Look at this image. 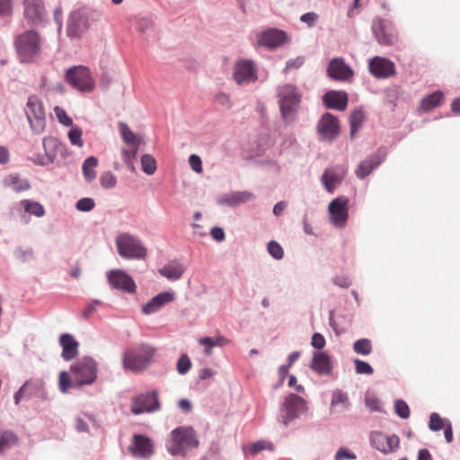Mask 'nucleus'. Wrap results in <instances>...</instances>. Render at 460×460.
I'll list each match as a JSON object with an SVG mask.
<instances>
[{"mask_svg":"<svg viewBox=\"0 0 460 460\" xmlns=\"http://www.w3.org/2000/svg\"><path fill=\"white\" fill-rule=\"evenodd\" d=\"M71 376L62 371L58 376L59 389L67 393L71 387L90 385L97 379L98 364L91 357H83L70 367Z\"/></svg>","mask_w":460,"mask_h":460,"instance_id":"obj_1","label":"nucleus"},{"mask_svg":"<svg viewBox=\"0 0 460 460\" xmlns=\"http://www.w3.org/2000/svg\"><path fill=\"white\" fill-rule=\"evenodd\" d=\"M277 92L283 119L286 123L294 122L302 100L301 93L290 84L279 86Z\"/></svg>","mask_w":460,"mask_h":460,"instance_id":"obj_2","label":"nucleus"},{"mask_svg":"<svg viewBox=\"0 0 460 460\" xmlns=\"http://www.w3.org/2000/svg\"><path fill=\"white\" fill-rule=\"evenodd\" d=\"M155 349L147 344L135 346L123 354L122 365L125 370L141 372L151 363Z\"/></svg>","mask_w":460,"mask_h":460,"instance_id":"obj_3","label":"nucleus"},{"mask_svg":"<svg viewBox=\"0 0 460 460\" xmlns=\"http://www.w3.org/2000/svg\"><path fill=\"white\" fill-rule=\"evenodd\" d=\"M198 446L195 430L191 427H179L171 432L167 449L172 456H185L189 449Z\"/></svg>","mask_w":460,"mask_h":460,"instance_id":"obj_4","label":"nucleus"},{"mask_svg":"<svg viewBox=\"0 0 460 460\" xmlns=\"http://www.w3.org/2000/svg\"><path fill=\"white\" fill-rule=\"evenodd\" d=\"M15 48L22 62H31L40 54V39L33 31H25L16 38Z\"/></svg>","mask_w":460,"mask_h":460,"instance_id":"obj_5","label":"nucleus"},{"mask_svg":"<svg viewBox=\"0 0 460 460\" xmlns=\"http://www.w3.org/2000/svg\"><path fill=\"white\" fill-rule=\"evenodd\" d=\"M116 245L119 254L126 259L144 260L147 255L146 248L141 241L129 234H119Z\"/></svg>","mask_w":460,"mask_h":460,"instance_id":"obj_6","label":"nucleus"},{"mask_svg":"<svg viewBox=\"0 0 460 460\" xmlns=\"http://www.w3.org/2000/svg\"><path fill=\"white\" fill-rule=\"evenodd\" d=\"M25 114L29 120L31 129L40 134L46 128V115L41 100L36 96L31 95L28 98L25 107Z\"/></svg>","mask_w":460,"mask_h":460,"instance_id":"obj_7","label":"nucleus"},{"mask_svg":"<svg viewBox=\"0 0 460 460\" xmlns=\"http://www.w3.org/2000/svg\"><path fill=\"white\" fill-rule=\"evenodd\" d=\"M66 82L80 92H92L95 82L88 67L84 66H74L66 74Z\"/></svg>","mask_w":460,"mask_h":460,"instance_id":"obj_8","label":"nucleus"},{"mask_svg":"<svg viewBox=\"0 0 460 460\" xmlns=\"http://www.w3.org/2000/svg\"><path fill=\"white\" fill-rule=\"evenodd\" d=\"M306 410V402L302 397L290 394L285 398L279 420L287 426Z\"/></svg>","mask_w":460,"mask_h":460,"instance_id":"obj_9","label":"nucleus"},{"mask_svg":"<svg viewBox=\"0 0 460 460\" xmlns=\"http://www.w3.org/2000/svg\"><path fill=\"white\" fill-rule=\"evenodd\" d=\"M233 79L239 85L255 83L258 80V69L254 61L241 58L233 66Z\"/></svg>","mask_w":460,"mask_h":460,"instance_id":"obj_10","label":"nucleus"},{"mask_svg":"<svg viewBox=\"0 0 460 460\" xmlns=\"http://www.w3.org/2000/svg\"><path fill=\"white\" fill-rule=\"evenodd\" d=\"M160 408L158 393L152 391L135 396L132 399L130 411L133 414L138 415L145 412H154L159 411Z\"/></svg>","mask_w":460,"mask_h":460,"instance_id":"obj_11","label":"nucleus"},{"mask_svg":"<svg viewBox=\"0 0 460 460\" xmlns=\"http://www.w3.org/2000/svg\"><path fill=\"white\" fill-rule=\"evenodd\" d=\"M331 223L342 228L346 226L349 218V199L346 197H338L330 202L328 206Z\"/></svg>","mask_w":460,"mask_h":460,"instance_id":"obj_12","label":"nucleus"},{"mask_svg":"<svg viewBox=\"0 0 460 460\" xmlns=\"http://www.w3.org/2000/svg\"><path fill=\"white\" fill-rule=\"evenodd\" d=\"M327 75L335 81L349 82L354 76V72L343 58H335L328 65Z\"/></svg>","mask_w":460,"mask_h":460,"instance_id":"obj_13","label":"nucleus"},{"mask_svg":"<svg viewBox=\"0 0 460 460\" xmlns=\"http://www.w3.org/2000/svg\"><path fill=\"white\" fill-rule=\"evenodd\" d=\"M317 131L323 139L332 141L340 133L339 120L334 115L324 113L317 124Z\"/></svg>","mask_w":460,"mask_h":460,"instance_id":"obj_14","label":"nucleus"},{"mask_svg":"<svg viewBox=\"0 0 460 460\" xmlns=\"http://www.w3.org/2000/svg\"><path fill=\"white\" fill-rule=\"evenodd\" d=\"M288 40L285 31L279 29H269L257 36L258 44L266 48H277Z\"/></svg>","mask_w":460,"mask_h":460,"instance_id":"obj_15","label":"nucleus"},{"mask_svg":"<svg viewBox=\"0 0 460 460\" xmlns=\"http://www.w3.org/2000/svg\"><path fill=\"white\" fill-rule=\"evenodd\" d=\"M88 22L84 12H73L68 19L66 33L68 37L79 38L87 29Z\"/></svg>","mask_w":460,"mask_h":460,"instance_id":"obj_16","label":"nucleus"},{"mask_svg":"<svg viewBox=\"0 0 460 460\" xmlns=\"http://www.w3.org/2000/svg\"><path fill=\"white\" fill-rule=\"evenodd\" d=\"M43 147L45 151L44 157L40 161H37L41 166L53 163L57 155L65 149L62 143L53 137H44Z\"/></svg>","mask_w":460,"mask_h":460,"instance_id":"obj_17","label":"nucleus"},{"mask_svg":"<svg viewBox=\"0 0 460 460\" xmlns=\"http://www.w3.org/2000/svg\"><path fill=\"white\" fill-rule=\"evenodd\" d=\"M110 284L117 289H121L129 293L135 292L136 284L134 280L120 270H114L109 273Z\"/></svg>","mask_w":460,"mask_h":460,"instance_id":"obj_18","label":"nucleus"},{"mask_svg":"<svg viewBox=\"0 0 460 460\" xmlns=\"http://www.w3.org/2000/svg\"><path fill=\"white\" fill-rule=\"evenodd\" d=\"M376 39L380 44L393 45L397 42L398 34L389 20H381L378 30L376 31Z\"/></svg>","mask_w":460,"mask_h":460,"instance_id":"obj_19","label":"nucleus"},{"mask_svg":"<svg viewBox=\"0 0 460 460\" xmlns=\"http://www.w3.org/2000/svg\"><path fill=\"white\" fill-rule=\"evenodd\" d=\"M349 97L343 91H329L323 97V102L328 109L344 111L348 106Z\"/></svg>","mask_w":460,"mask_h":460,"instance_id":"obj_20","label":"nucleus"},{"mask_svg":"<svg viewBox=\"0 0 460 460\" xmlns=\"http://www.w3.org/2000/svg\"><path fill=\"white\" fill-rule=\"evenodd\" d=\"M59 344L62 347V358L65 360H71L78 355L79 342L71 334L60 335Z\"/></svg>","mask_w":460,"mask_h":460,"instance_id":"obj_21","label":"nucleus"},{"mask_svg":"<svg viewBox=\"0 0 460 460\" xmlns=\"http://www.w3.org/2000/svg\"><path fill=\"white\" fill-rule=\"evenodd\" d=\"M24 13L34 23L41 22L45 15L43 2L41 0H25Z\"/></svg>","mask_w":460,"mask_h":460,"instance_id":"obj_22","label":"nucleus"},{"mask_svg":"<svg viewBox=\"0 0 460 460\" xmlns=\"http://www.w3.org/2000/svg\"><path fill=\"white\" fill-rule=\"evenodd\" d=\"M310 367L319 375H328L332 371L331 358L326 352H314Z\"/></svg>","mask_w":460,"mask_h":460,"instance_id":"obj_23","label":"nucleus"},{"mask_svg":"<svg viewBox=\"0 0 460 460\" xmlns=\"http://www.w3.org/2000/svg\"><path fill=\"white\" fill-rule=\"evenodd\" d=\"M134 455L147 458L154 453L153 443L151 439L143 435H135L133 438V449Z\"/></svg>","mask_w":460,"mask_h":460,"instance_id":"obj_24","label":"nucleus"},{"mask_svg":"<svg viewBox=\"0 0 460 460\" xmlns=\"http://www.w3.org/2000/svg\"><path fill=\"white\" fill-rule=\"evenodd\" d=\"M344 176L345 171L342 168H331L324 172L322 181L326 190L329 192H332L333 190L342 181Z\"/></svg>","mask_w":460,"mask_h":460,"instance_id":"obj_25","label":"nucleus"},{"mask_svg":"<svg viewBox=\"0 0 460 460\" xmlns=\"http://www.w3.org/2000/svg\"><path fill=\"white\" fill-rule=\"evenodd\" d=\"M173 299L174 295L171 292L160 293L143 306L142 312L146 314H153Z\"/></svg>","mask_w":460,"mask_h":460,"instance_id":"obj_26","label":"nucleus"},{"mask_svg":"<svg viewBox=\"0 0 460 460\" xmlns=\"http://www.w3.org/2000/svg\"><path fill=\"white\" fill-rule=\"evenodd\" d=\"M376 448L381 452L387 454L394 452L400 445V438L396 435L385 436L377 434L376 436Z\"/></svg>","mask_w":460,"mask_h":460,"instance_id":"obj_27","label":"nucleus"},{"mask_svg":"<svg viewBox=\"0 0 460 460\" xmlns=\"http://www.w3.org/2000/svg\"><path fill=\"white\" fill-rule=\"evenodd\" d=\"M396 73L393 61L380 57H376V78H387Z\"/></svg>","mask_w":460,"mask_h":460,"instance_id":"obj_28","label":"nucleus"},{"mask_svg":"<svg viewBox=\"0 0 460 460\" xmlns=\"http://www.w3.org/2000/svg\"><path fill=\"white\" fill-rule=\"evenodd\" d=\"M253 198V194L250 191H234L223 196L220 199V203L228 206H237L244 203Z\"/></svg>","mask_w":460,"mask_h":460,"instance_id":"obj_29","label":"nucleus"},{"mask_svg":"<svg viewBox=\"0 0 460 460\" xmlns=\"http://www.w3.org/2000/svg\"><path fill=\"white\" fill-rule=\"evenodd\" d=\"M158 271L169 280H177L183 275L185 267L179 262L172 261L164 266Z\"/></svg>","mask_w":460,"mask_h":460,"instance_id":"obj_30","label":"nucleus"},{"mask_svg":"<svg viewBox=\"0 0 460 460\" xmlns=\"http://www.w3.org/2000/svg\"><path fill=\"white\" fill-rule=\"evenodd\" d=\"M3 185L4 187H12L16 192L26 191L31 188L29 181L21 178L18 174H10L4 177Z\"/></svg>","mask_w":460,"mask_h":460,"instance_id":"obj_31","label":"nucleus"},{"mask_svg":"<svg viewBox=\"0 0 460 460\" xmlns=\"http://www.w3.org/2000/svg\"><path fill=\"white\" fill-rule=\"evenodd\" d=\"M349 407V396L346 393L336 390L332 393L331 410L332 411H343L348 410Z\"/></svg>","mask_w":460,"mask_h":460,"instance_id":"obj_32","label":"nucleus"},{"mask_svg":"<svg viewBox=\"0 0 460 460\" xmlns=\"http://www.w3.org/2000/svg\"><path fill=\"white\" fill-rule=\"evenodd\" d=\"M442 102L443 93L440 91H436L422 99L420 108L423 111H429L439 106Z\"/></svg>","mask_w":460,"mask_h":460,"instance_id":"obj_33","label":"nucleus"},{"mask_svg":"<svg viewBox=\"0 0 460 460\" xmlns=\"http://www.w3.org/2000/svg\"><path fill=\"white\" fill-rule=\"evenodd\" d=\"M230 341L224 336L217 337H204L199 340V343L206 347L205 353L207 355L211 354V348L213 347H223L229 344Z\"/></svg>","mask_w":460,"mask_h":460,"instance_id":"obj_34","label":"nucleus"},{"mask_svg":"<svg viewBox=\"0 0 460 460\" xmlns=\"http://www.w3.org/2000/svg\"><path fill=\"white\" fill-rule=\"evenodd\" d=\"M98 165V159L94 156H89L83 164V172L85 179L92 181L96 177L95 168Z\"/></svg>","mask_w":460,"mask_h":460,"instance_id":"obj_35","label":"nucleus"},{"mask_svg":"<svg viewBox=\"0 0 460 460\" xmlns=\"http://www.w3.org/2000/svg\"><path fill=\"white\" fill-rule=\"evenodd\" d=\"M21 205L23 207L24 211L35 217H40L44 216L45 209L41 204L36 201L23 199L21 201Z\"/></svg>","mask_w":460,"mask_h":460,"instance_id":"obj_36","label":"nucleus"},{"mask_svg":"<svg viewBox=\"0 0 460 460\" xmlns=\"http://www.w3.org/2000/svg\"><path fill=\"white\" fill-rule=\"evenodd\" d=\"M365 114L362 110H355L349 116L350 137H353L364 121Z\"/></svg>","mask_w":460,"mask_h":460,"instance_id":"obj_37","label":"nucleus"},{"mask_svg":"<svg viewBox=\"0 0 460 460\" xmlns=\"http://www.w3.org/2000/svg\"><path fill=\"white\" fill-rule=\"evenodd\" d=\"M18 438L12 431H4L0 436V453L17 444Z\"/></svg>","mask_w":460,"mask_h":460,"instance_id":"obj_38","label":"nucleus"},{"mask_svg":"<svg viewBox=\"0 0 460 460\" xmlns=\"http://www.w3.org/2000/svg\"><path fill=\"white\" fill-rule=\"evenodd\" d=\"M141 166L144 172L152 175L156 171V161L151 155H144L141 157Z\"/></svg>","mask_w":460,"mask_h":460,"instance_id":"obj_39","label":"nucleus"},{"mask_svg":"<svg viewBox=\"0 0 460 460\" xmlns=\"http://www.w3.org/2000/svg\"><path fill=\"white\" fill-rule=\"evenodd\" d=\"M447 419H443L437 412H433L429 416V428L433 431L442 429L448 422Z\"/></svg>","mask_w":460,"mask_h":460,"instance_id":"obj_40","label":"nucleus"},{"mask_svg":"<svg viewBox=\"0 0 460 460\" xmlns=\"http://www.w3.org/2000/svg\"><path fill=\"white\" fill-rule=\"evenodd\" d=\"M119 131L124 142L130 146H137V138L135 134L125 123H119Z\"/></svg>","mask_w":460,"mask_h":460,"instance_id":"obj_41","label":"nucleus"},{"mask_svg":"<svg viewBox=\"0 0 460 460\" xmlns=\"http://www.w3.org/2000/svg\"><path fill=\"white\" fill-rule=\"evenodd\" d=\"M374 168V160L368 158L361 162L356 171V174L358 178H364L369 175Z\"/></svg>","mask_w":460,"mask_h":460,"instance_id":"obj_42","label":"nucleus"},{"mask_svg":"<svg viewBox=\"0 0 460 460\" xmlns=\"http://www.w3.org/2000/svg\"><path fill=\"white\" fill-rule=\"evenodd\" d=\"M353 349L358 354L368 355L372 350L371 341L367 339L358 340L355 341Z\"/></svg>","mask_w":460,"mask_h":460,"instance_id":"obj_43","label":"nucleus"},{"mask_svg":"<svg viewBox=\"0 0 460 460\" xmlns=\"http://www.w3.org/2000/svg\"><path fill=\"white\" fill-rule=\"evenodd\" d=\"M68 138L73 146H76L78 147H82L84 146V141L82 139L83 130L78 127H74L68 131Z\"/></svg>","mask_w":460,"mask_h":460,"instance_id":"obj_44","label":"nucleus"},{"mask_svg":"<svg viewBox=\"0 0 460 460\" xmlns=\"http://www.w3.org/2000/svg\"><path fill=\"white\" fill-rule=\"evenodd\" d=\"M100 183H101V186L104 189H111L116 186L117 178L111 172H106L101 175Z\"/></svg>","mask_w":460,"mask_h":460,"instance_id":"obj_45","label":"nucleus"},{"mask_svg":"<svg viewBox=\"0 0 460 460\" xmlns=\"http://www.w3.org/2000/svg\"><path fill=\"white\" fill-rule=\"evenodd\" d=\"M396 414L402 419H408L410 417V408L403 400H396L394 402Z\"/></svg>","mask_w":460,"mask_h":460,"instance_id":"obj_46","label":"nucleus"},{"mask_svg":"<svg viewBox=\"0 0 460 460\" xmlns=\"http://www.w3.org/2000/svg\"><path fill=\"white\" fill-rule=\"evenodd\" d=\"M191 367V361L190 358L184 354L180 357L177 362V371L180 375H185Z\"/></svg>","mask_w":460,"mask_h":460,"instance_id":"obj_47","label":"nucleus"},{"mask_svg":"<svg viewBox=\"0 0 460 460\" xmlns=\"http://www.w3.org/2000/svg\"><path fill=\"white\" fill-rule=\"evenodd\" d=\"M56 117L59 123L70 127L73 125V119L67 115L66 111L61 107L56 106L54 109Z\"/></svg>","mask_w":460,"mask_h":460,"instance_id":"obj_48","label":"nucleus"},{"mask_svg":"<svg viewBox=\"0 0 460 460\" xmlns=\"http://www.w3.org/2000/svg\"><path fill=\"white\" fill-rule=\"evenodd\" d=\"M268 252L276 260H280L284 256L282 247L276 241H270L268 243Z\"/></svg>","mask_w":460,"mask_h":460,"instance_id":"obj_49","label":"nucleus"},{"mask_svg":"<svg viewBox=\"0 0 460 460\" xmlns=\"http://www.w3.org/2000/svg\"><path fill=\"white\" fill-rule=\"evenodd\" d=\"M132 146L131 149H123L121 152L123 161L128 167L133 166V160L136 158L137 152V145Z\"/></svg>","mask_w":460,"mask_h":460,"instance_id":"obj_50","label":"nucleus"},{"mask_svg":"<svg viewBox=\"0 0 460 460\" xmlns=\"http://www.w3.org/2000/svg\"><path fill=\"white\" fill-rule=\"evenodd\" d=\"M95 206V202L91 198H83L76 202V208L80 211H91Z\"/></svg>","mask_w":460,"mask_h":460,"instance_id":"obj_51","label":"nucleus"},{"mask_svg":"<svg viewBox=\"0 0 460 460\" xmlns=\"http://www.w3.org/2000/svg\"><path fill=\"white\" fill-rule=\"evenodd\" d=\"M319 20V15L316 13L309 12L300 16V21L306 23L309 27H314Z\"/></svg>","mask_w":460,"mask_h":460,"instance_id":"obj_52","label":"nucleus"},{"mask_svg":"<svg viewBox=\"0 0 460 460\" xmlns=\"http://www.w3.org/2000/svg\"><path fill=\"white\" fill-rule=\"evenodd\" d=\"M354 363H355L356 372L358 374H367V375L372 374L373 368L368 363L362 361L360 359H356L354 361Z\"/></svg>","mask_w":460,"mask_h":460,"instance_id":"obj_53","label":"nucleus"},{"mask_svg":"<svg viewBox=\"0 0 460 460\" xmlns=\"http://www.w3.org/2000/svg\"><path fill=\"white\" fill-rule=\"evenodd\" d=\"M189 163L191 167V169L196 172L197 173H201L203 171L202 168V161L200 157L197 155H191L189 157Z\"/></svg>","mask_w":460,"mask_h":460,"instance_id":"obj_54","label":"nucleus"},{"mask_svg":"<svg viewBox=\"0 0 460 460\" xmlns=\"http://www.w3.org/2000/svg\"><path fill=\"white\" fill-rule=\"evenodd\" d=\"M356 459V455L349 450L341 447L335 455V460H353Z\"/></svg>","mask_w":460,"mask_h":460,"instance_id":"obj_55","label":"nucleus"},{"mask_svg":"<svg viewBox=\"0 0 460 460\" xmlns=\"http://www.w3.org/2000/svg\"><path fill=\"white\" fill-rule=\"evenodd\" d=\"M305 60L303 57H297L296 58L289 59L287 64L285 70H292V69H297L304 64Z\"/></svg>","mask_w":460,"mask_h":460,"instance_id":"obj_56","label":"nucleus"},{"mask_svg":"<svg viewBox=\"0 0 460 460\" xmlns=\"http://www.w3.org/2000/svg\"><path fill=\"white\" fill-rule=\"evenodd\" d=\"M311 344L317 349H322L325 346V339L321 333H314L312 337Z\"/></svg>","mask_w":460,"mask_h":460,"instance_id":"obj_57","label":"nucleus"},{"mask_svg":"<svg viewBox=\"0 0 460 460\" xmlns=\"http://www.w3.org/2000/svg\"><path fill=\"white\" fill-rule=\"evenodd\" d=\"M217 103L229 108L231 106V100L229 95L224 93H219L215 96Z\"/></svg>","mask_w":460,"mask_h":460,"instance_id":"obj_58","label":"nucleus"},{"mask_svg":"<svg viewBox=\"0 0 460 460\" xmlns=\"http://www.w3.org/2000/svg\"><path fill=\"white\" fill-rule=\"evenodd\" d=\"M101 304L98 300H93L91 302L86 308L83 311V317L87 319L89 316L95 311L96 307Z\"/></svg>","mask_w":460,"mask_h":460,"instance_id":"obj_59","label":"nucleus"},{"mask_svg":"<svg viewBox=\"0 0 460 460\" xmlns=\"http://www.w3.org/2000/svg\"><path fill=\"white\" fill-rule=\"evenodd\" d=\"M31 385L30 381H26L21 388L14 394V402L15 404H19L20 401L23 397V394L27 389V387Z\"/></svg>","mask_w":460,"mask_h":460,"instance_id":"obj_60","label":"nucleus"},{"mask_svg":"<svg viewBox=\"0 0 460 460\" xmlns=\"http://www.w3.org/2000/svg\"><path fill=\"white\" fill-rule=\"evenodd\" d=\"M12 10V0H0V14H8Z\"/></svg>","mask_w":460,"mask_h":460,"instance_id":"obj_61","label":"nucleus"},{"mask_svg":"<svg viewBox=\"0 0 460 460\" xmlns=\"http://www.w3.org/2000/svg\"><path fill=\"white\" fill-rule=\"evenodd\" d=\"M266 448V442L264 441H258L256 443H253L250 447V453L252 455H256L259 452L264 450Z\"/></svg>","mask_w":460,"mask_h":460,"instance_id":"obj_62","label":"nucleus"},{"mask_svg":"<svg viewBox=\"0 0 460 460\" xmlns=\"http://www.w3.org/2000/svg\"><path fill=\"white\" fill-rule=\"evenodd\" d=\"M443 429H444V435H445L446 441L447 443H451L454 438L453 428H452L451 422L448 421L447 424Z\"/></svg>","mask_w":460,"mask_h":460,"instance_id":"obj_63","label":"nucleus"},{"mask_svg":"<svg viewBox=\"0 0 460 460\" xmlns=\"http://www.w3.org/2000/svg\"><path fill=\"white\" fill-rule=\"evenodd\" d=\"M211 235H212V237L215 240H217L218 242H221V241H223L225 239V232L220 227H214V228H212Z\"/></svg>","mask_w":460,"mask_h":460,"instance_id":"obj_64","label":"nucleus"}]
</instances>
